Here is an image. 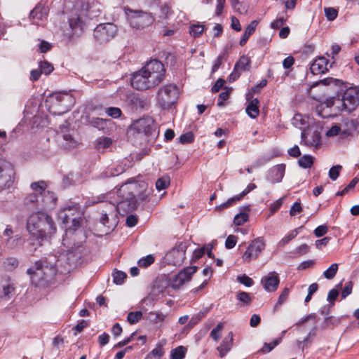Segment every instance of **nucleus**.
<instances>
[{
  "instance_id": "51",
  "label": "nucleus",
  "mask_w": 359,
  "mask_h": 359,
  "mask_svg": "<svg viewBox=\"0 0 359 359\" xmlns=\"http://www.w3.org/2000/svg\"><path fill=\"white\" fill-rule=\"evenodd\" d=\"M180 142L182 144H189L194 141V135L192 132H188L182 134L180 137Z\"/></svg>"
},
{
  "instance_id": "60",
  "label": "nucleus",
  "mask_w": 359,
  "mask_h": 359,
  "mask_svg": "<svg viewBox=\"0 0 359 359\" xmlns=\"http://www.w3.org/2000/svg\"><path fill=\"white\" fill-rule=\"evenodd\" d=\"M100 222L104 226H107L109 229L113 227V224H109L108 214L106 211L102 212V216L100 217Z\"/></svg>"
},
{
  "instance_id": "64",
  "label": "nucleus",
  "mask_w": 359,
  "mask_h": 359,
  "mask_svg": "<svg viewBox=\"0 0 359 359\" xmlns=\"http://www.w3.org/2000/svg\"><path fill=\"white\" fill-rule=\"evenodd\" d=\"M258 23L259 22L257 20H252L245 28V32L249 34L250 36L252 35L256 30Z\"/></svg>"
},
{
  "instance_id": "42",
  "label": "nucleus",
  "mask_w": 359,
  "mask_h": 359,
  "mask_svg": "<svg viewBox=\"0 0 359 359\" xmlns=\"http://www.w3.org/2000/svg\"><path fill=\"white\" fill-rule=\"evenodd\" d=\"M248 214L247 212H242L237 214L233 219V223L236 226L243 225L248 219Z\"/></svg>"
},
{
  "instance_id": "62",
  "label": "nucleus",
  "mask_w": 359,
  "mask_h": 359,
  "mask_svg": "<svg viewBox=\"0 0 359 359\" xmlns=\"http://www.w3.org/2000/svg\"><path fill=\"white\" fill-rule=\"evenodd\" d=\"M327 231H328V229L326 225H320V226H318L314 230V234L316 237H321V236H323L325 234H326Z\"/></svg>"
},
{
  "instance_id": "44",
  "label": "nucleus",
  "mask_w": 359,
  "mask_h": 359,
  "mask_svg": "<svg viewBox=\"0 0 359 359\" xmlns=\"http://www.w3.org/2000/svg\"><path fill=\"white\" fill-rule=\"evenodd\" d=\"M112 142L109 137H102L97 141L96 147L98 150L104 149L111 146Z\"/></svg>"
},
{
  "instance_id": "27",
  "label": "nucleus",
  "mask_w": 359,
  "mask_h": 359,
  "mask_svg": "<svg viewBox=\"0 0 359 359\" xmlns=\"http://www.w3.org/2000/svg\"><path fill=\"white\" fill-rule=\"evenodd\" d=\"M286 331L282 332V335L285 333ZM283 336L279 338L274 339L271 343H264L262 348L259 351L262 353H267L271 352L276 346H278L282 341Z\"/></svg>"
},
{
  "instance_id": "22",
  "label": "nucleus",
  "mask_w": 359,
  "mask_h": 359,
  "mask_svg": "<svg viewBox=\"0 0 359 359\" xmlns=\"http://www.w3.org/2000/svg\"><path fill=\"white\" fill-rule=\"evenodd\" d=\"M233 345V334L229 332L228 334L223 339L222 343L217 347L220 358L224 357L229 351H231Z\"/></svg>"
},
{
  "instance_id": "34",
  "label": "nucleus",
  "mask_w": 359,
  "mask_h": 359,
  "mask_svg": "<svg viewBox=\"0 0 359 359\" xmlns=\"http://www.w3.org/2000/svg\"><path fill=\"white\" fill-rule=\"evenodd\" d=\"M236 299L242 302L244 305H250L252 302L250 294L246 292H238Z\"/></svg>"
},
{
  "instance_id": "18",
  "label": "nucleus",
  "mask_w": 359,
  "mask_h": 359,
  "mask_svg": "<svg viewBox=\"0 0 359 359\" xmlns=\"http://www.w3.org/2000/svg\"><path fill=\"white\" fill-rule=\"evenodd\" d=\"M280 283L278 274L273 271L263 276L261 279V284L265 290L269 292H275Z\"/></svg>"
},
{
  "instance_id": "9",
  "label": "nucleus",
  "mask_w": 359,
  "mask_h": 359,
  "mask_svg": "<svg viewBox=\"0 0 359 359\" xmlns=\"http://www.w3.org/2000/svg\"><path fill=\"white\" fill-rule=\"evenodd\" d=\"M178 89L176 86L167 84L162 86L157 93V101L163 109H170L177 100Z\"/></svg>"
},
{
  "instance_id": "20",
  "label": "nucleus",
  "mask_w": 359,
  "mask_h": 359,
  "mask_svg": "<svg viewBox=\"0 0 359 359\" xmlns=\"http://www.w3.org/2000/svg\"><path fill=\"white\" fill-rule=\"evenodd\" d=\"M333 62L332 64L329 63V61L327 58L323 56L318 57L311 65L310 69L313 74H320L325 73L330 68L332 67Z\"/></svg>"
},
{
  "instance_id": "8",
  "label": "nucleus",
  "mask_w": 359,
  "mask_h": 359,
  "mask_svg": "<svg viewBox=\"0 0 359 359\" xmlns=\"http://www.w3.org/2000/svg\"><path fill=\"white\" fill-rule=\"evenodd\" d=\"M83 212L78 204H73L65 207L60 212V217L62 219L64 224L72 223L69 231H76L79 228L83 222Z\"/></svg>"
},
{
  "instance_id": "37",
  "label": "nucleus",
  "mask_w": 359,
  "mask_h": 359,
  "mask_svg": "<svg viewBox=\"0 0 359 359\" xmlns=\"http://www.w3.org/2000/svg\"><path fill=\"white\" fill-rule=\"evenodd\" d=\"M109 120L103 119L101 118H93L91 121V124L100 130H104V127L109 123Z\"/></svg>"
},
{
  "instance_id": "50",
  "label": "nucleus",
  "mask_w": 359,
  "mask_h": 359,
  "mask_svg": "<svg viewBox=\"0 0 359 359\" xmlns=\"http://www.w3.org/2000/svg\"><path fill=\"white\" fill-rule=\"evenodd\" d=\"M20 241H21V237L18 235H16V236H12V237H9L6 242V245L7 248L12 249V248H15L18 245V243Z\"/></svg>"
},
{
  "instance_id": "23",
  "label": "nucleus",
  "mask_w": 359,
  "mask_h": 359,
  "mask_svg": "<svg viewBox=\"0 0 359 359\" xmlns=\"http://www.w3.org/2000/svg\"><path fill=\"white\" fill-rule=\"evenodd\" d=\"M166 342L165 339L159 341L156 347L146 355L144 359H161L165 353L163 346L166 344Z\"/></svg>"
},
{
  "instance_id": "32",
  "label": "nucleus",
  "mask_w": 359,
  "mask_h": 359,
  "mask_svg": "<svg viewBox=\"0 0 359 359\" xmlns=\"http://www.w3.org/2000/svg\"><path fill=\"white\" fill-rule=\"evenodd\" d=\"M338 264H332L327 270L323 272V276L328 280L333 279L338 271Z\"/></svg>"
},
{
  "instance_id": "41",
  "label": "nucleus",
  "mask_w": 359,
  "mask_h": 359,
  "mask_svg": "<svg viewBox=\"0 0 359 359\" xmlns=\"http://www.w3.org/2000/svg\"><path fill=\"white\" fill-rule=\"evenodd\" d=\"M105 112L109 116H110L113 118H118L121 117V116L122 115V111H121V109L118 107H107L105 109Z\"/></svg>"
},
{
  "instance_id": "6",
  "label": "nucleus",
  "mask_w": 359,
  "mask_h": 359,
  "mask_svg": "<svg viewBox=\"0 0 359 359\" xmlns=\"http://www.w3.org/2000/svg\"><path fill=\"white\" fill-rule=\"evenodd\" d=\"M124 11L130 25L137 29H142L152 25L155 20L151 13L130 8H125Z\"/></svg>"
},
{
  "instance_id": "30",
  "label": "nucleus",
  "mask_w": 359,
  "mask_h": 359,
  "mask_svg": "<svg viewBox=\"0 0 359 359\" xmlns=\"http://www.w3.org/2000/svg\"><path fill=\"white\" fill-rule=\"evenodd\" d=\"M187 348L183 346H179L178 347L171 350L170 351V359H183L185 358Z\"/></svg>"
},
{
  "instance_id": "40",
  "label": "nucleus",
  "mask_w": 359,
  "mask_h": 359,
  "mask_svg": "<svg viewBox=\"0 0 359 359\" xmlns=\"http://www.w3.org/2000/svg\"><path fill=\"white\" fill-rule=\"evenodd\" d=\"M204 31V26L202 25H192L189 27V33L194 37H198Z\"/></svg>"
},
{
  "instance_id": "31",
  "label": "nucleus",
  "mask_w": 359,
  "mask_h": 359,
  "mask_svg": "<svg viewBox=\"0 0 359 359\" xmlns=\"http://www.w3.org/2000/svg\"><path fill=\"white\" fill-rule=\"evenodd\" d=\"M313 162L314 158L311 155H304L298 160L299 165L304 169L311 168Z\"/></svg>"
},
{
  "instance_id": "17",
  "label": "nucleus",
  "mask_w": 359,
  "mask_h": 359,
  "mask_svg": "<svg viewBox=\"0 0 359 359\" xmlns=\"http://www.w3.org/2000/svg\"><path fill=\"white\" fill-rule=\"evenodd\" d=\"M131 86L133 88L138 90H145L152 88L143 67L132 75Z\"/></svg>"
},
{
  "instance_id": "47",
  "label": "nucleus",
  "mask_w": 359,
  "mask_h": 359,
  "mask_svg": "<svg viewBox=\"0 0 359 359\" xmlns=\"http://www.w3.org/2000/svg\"><path fill=\"white\" fill-rule=\"evenodd\" d=\"M114 282L116 285H121L123 283L124 279L126 278V273L121 271H116L112 273Z\"/></svg>"
},
{
  "instance_id": "43",
  "label": "nucleus",
  "mask_w": 359,
  "mask_h": 359,
  "mask_svg": "<svg viewBox=\"0 0 359 359\" xmlns=\"http://www.w3.org/2000/svg\"><path fill=\"white\" fill-rule=\"evenodd\" d=\"M154 257L152 255H149L139 259L137 263L139 266L147 268L152 264L154 262Z\"/></svg>"
},
{
  "instance_id": "3",
  "label": "nucleus",
  "mask_w": 359,
  "mask_h": 359,
  "mask_svg": "<svg viewBox=\"0 0 359 359\" xmlns=\"http://www.w3.org/2000/svg\"><path fill=\"white\" fill-rule=\"evenodd\" d=\"M325 104L327 107L334 108V114L341 111L351 113L359 106V87L351 86L344 92L341 98L332 97Z\"/></svg>"
},
{
  "instance_id": "36",
  "label": "nucleus",
  "mask_w": 359,
  "mask_h": 359,
  "mask_svg": "<svg viewBox=\"0 0 359 359\" xmlns=\"http://www.w3.org/2000/svg\"><path fill=\"white\" fill-rule=\"evenodd\" d=\"M69 23L72 31L76 32L78 29H81L83 28V21L78 16L69 18Z\"/></svg>"
},
{
  "instance_id": "19",
  "label": "nucleus",
  "mask_w": 359,
  "mask_h": 359,
  "mask_svg": "<svg viewBox=\"0 0 359 359\" xmlns=\"http://www.w3.org/2000/svg\"><path fill=\"white\" fill-rule=\"evenodd\" d=\"M49 8L42 4H38L30 12L29 16L33 23L39 25L44 22L48 18Z\"/></svg>"
},
{
  "instance_id": "4",
  "label": "nucleus",
  "mask_w": 359,
  "mask_h": 359,
  "mask_svg": "<svg viewBox=\"0 0 359 359\" xmlns=\"http://www.w3.org/2000/svg\"><path fill=\"white\" fill-rule=\"evenodd\" d=\"M30 276L33 285L39 287H47L56 274V269L53 265H48L46 260L36 262L34 266L27 271Z\"/></svg>"
},
{
  "instance_id": "39",
  "label": "nucleus",
  "mask_w": 359,
  "mask_h": 359,
  "mask_svg": "<svg viewBox=\"0 0 359 359\" xmlns=\"http://www.w3.org/2000/svg\"><path fill=\"white\" fill-rule=\"evenodd\" d=\"M4 265L8 271H12L18 266V260L15 257H8L4 262Z\"/></svg>"
},
{
  "instance_id": "48",
  "label": "nucleus",
  "mask_w": 359,
  "mask_h": 359,
  "mask_svg": "<svg viewBox=\"0 0 359 359\" xmlns=\"http://www.w3.org/2000/svg\"><path fill=\"white\" fill-rule=\"evenodd\" d=\"M287 15H285V16L283 15V16L278 17L276 20L273 21L271 23V27L274 29H278L280 28V27H282L283 25L285 24V22L287 21Z\"/></svg>"
},
{
  "instance_id": "26",
  "label": "nucleus",
  "mask_w": 359,
  "mask_h": 359,
  "mask_svg": "<svg viewBox=\"0 0 359 359\" xmlns=\"http://www.w3.org/2000/svg\"><path fill=\"white\" fill-rule=\"evenodd\" d=\"M250 58L246 55H243L235 64V69L239 71H248L250 67Z\"/></svg>"
},
{
  "instance_id": "61",
  "label": "nucleus",
  "mask_w": 359,
  "mask_h": 359,
  "mask_svg": "<svg viewBox=\"0 0 359 359\" xmlns=\"http://www.w3.org/2000/svg\"><path fill=\"white\" fill-rule=\"evenodd\" d=\"M302 211V208L299 202H295L290 210V215L291 216H295L297 214L300 213Z\"/></svg>"
},
{
  "instance_id": "1",
  "label": "nucleus",
  "mask_w": 359,
  "mask_h": 359,
  "mask_svg": "<svg viewBox=\"0 0 359 359\" xmlns=\"http://www.w3.org/2000/svg\"><path fill=\"white\" fill-rule=\"evenodd\" d=\"M27 229L34 237L43 241L56 232L52 217L46 212L38 211L31 214L27 220Z\"/></svg>"
},
{
  "instance_id": "57",
  "label": "nucleus",
  "mask_w": 359,
  "mask_h": 359,
  "mask_svg": "<svg viewBox=\"0 0 359 359\" xmlns=\"http://www.w3.org/2000/svg\"><path fill=\"white\" fill-rule=\"evenodd\" d=\"M353 283L352 281L346 283L345 286L341 292V298L345 299L347 296L351 294Z\"/></svg>"
},
{
  "instance_id": "15",
  "label": "nucleus",
  "mask_w": 359,
  "mask_h": 359,
  "mask_svg": "<svg viewBox=\"0 0 359 359\" xmlns=\"http://www.w3.org/2000/svg\"><path fill=\"white\" fill-rule=\"evenodd\" d=\"M187 249L186 243L181 242L175 248L170 250L165 256V262L169 265L180 266L185 259V252Z\"/></svg>"
},
{
  "instance_id": "59",
  "label": "nucleus",
  "mask_w": 359,
  "mask_h": 359,
  "mask_svg": "<svg viewBox=\"0 0 359 359\" xmlns=\"http://www.w3.org/2000/svg\"><path fill=\"white\" fill-rule=\"evenodd\" d=\"M283 198H280L271 204L269 210L271 215H273L280 208L283 204Z\"/></svg>"
},
{
  "instance_id": "25",
  "label": "nucleus",
  "mask_w": 359,
  "mask_h": 359,
  "mask_svg": "<svg viewBox=\"0 0 359 359\" xmlns=\"http://www.w3.org/2000/svg\"><path fill=\"white\" fill-rule=\"evenodd\" d=\"M285 172V165L283 164L278 165L273 168L271 170V173L273 175V178L270 180L272 183H277L282 180Z\"/></svg>"
},
{
  "instance_id": "52",
  "label": "nucleus",
  "mask_w": 359,
  "mask_h": 359,
  "mask_svg": "<svg viewBox=\"0 0 359 359\" xmlns=\"http://www.w3.org/2000/svg\"><path fill=\"white\" fill-rule=\"evenodd\" d=\"M324 11L326 18L329 20H334L337 17L338 12L334 8H325Z\"/></svg>"
},
{
  "instance_id": "5",
  "label": "nucleus",
  "mask_w": 359,
  "mask_h": 359,
  "mask_svg": "<svg viewBox=\"0 0 359 359\" xmlns=\"http://www.w3.org/2000/svg\"><path fill=\"white\" fill-rule=\"evenodd\" d=\"M74 102L72 95L62 92L52 94L46 101L48 111L53 115H62L67 112Z\"/></svg>"
},
{
  "instance_id": "54",
  "label": "nucleus",
  "mask_w": 359,
  "mask_h": 359,
  "mask_svg": "<svg viewBox=\"0 0 359 359\" xmlns=\"http://www.w3.org/2000/svg\"><path fill=\"white\" fill-rule=\"evenodd\" d=\"M124 172V168L119 165L116 168H112L106 172L107 177H114L117 176Z\"/></svg>"
},
{
  "instance_id": "7",
  "label": "nucleus",
  "mask_w": 359,
  "mask_h": 359,
  "mask_svg": "<svg viewBox=\"0 0 359 359\" xmlns=\"http://www.w3.org/2000/svg\"><path fill=\"white\" fill-rule=\"evenodd\" d=\"M152 88L159 85L165 77L164 65L158 60H151L143 67Z\"/></svg>"
},
{
  "instance_id": "24",
  "label": "nucleus",
  "mask_w": 359,
  "mask_h": 359,
  "mask_svg": "<svg viewBox=\"0 0 359 359\" xmlns=\"http://www.w3.org/2000/svg\"><path fill=\"white\" fill-rule=\"evenodd\" d=\"M259 101L257 98L252 99L249 102L246 107L247 114L252 118H255L259 114Z\"/></svg>"
},
{
  "instance_id": "45",
  "label": "nucleus",
  "mask_w": 359,
  "mask_h": 359,
  "mask_svg": "<svg viewBox=\"0 0 359 359\" xmlns=\"http://www.w3.org/2000/svg\"><path fill=\"white\" fill-rule=\"evenodd\" d=\"M142 317L141 311H132L128 314L127 320L130 324L137 323Z\"/></svg>"
},
{
  "instance_id": "53",
  "label": "nucleus",
  "mask_w": 359,
  "mask_h": 359,
  "mask_svg": "<svg viewBox=\"0 0 359 359\" xmlns=\"http://www.w3.org/2000/svg\"><path fill=\"white\" fill-rule=\"evenodd\" d=\"M289 294H290V290L287 287H285L283 290V291L281 292V293L278 297V302L275 306L277 307L278 306L283 304L287 300V299L289 296Z\"/></svg>"
},
{
  "instance_id": "12",
  "label": "nucleus",
  "mask_w": 359,
  "mask_h": 359,
  "mask_svg": "<svg viewBox=\"0 0 359 359\" xmlns=\"http://www.w3.org/2000/svg\"><path fill=\"white\" fill-rule=\"evenodd\" d=\"M14 175L13 165L8 161L0 159V191L9 188L12 185Z\"/></svg>"
},
{
  "instance_id": "21",
  "label": "nucleus",
  "mask_w": 359,
  "mask_h": 359,
  "mask_svg": "<svg viewBox=\"0 0 359 359\" xmlns=\"http://www.w3.org/2000/svg\"><path fill=\"white\" fill-rule=\"evenodd\" d=\"M302 141L310 147H318L320 144L321 136L320 133L317 130H308L302 133Z\"/></svg>"
},
{
  "instance_id": "2",
  "label": "nucleus",
  "mask_w": 359,
  "mask_h": 359,
  "mask_svg": "<svg viewBox=\"0 0 359 359\" xmlns=\"http://www.w3.org/2000/svg\"><path fill=\"white\" fill-rule=\"evenodd\" d=\"M139 187L137 182H132L130 180L121 185L117 191L120 199L116 205H111V207L123 215L136 209L138 205L137 198L140 193Z\"/></svg>"
},
{
  "instance_id": "13",
  "label": "nucleus",
  "mask_w": 359,
  "mask_h": 359,
  "mask_svg": "<svg viewBox=\"0 0 359 359\" xmlns=\"http://www.w3.org/2000/svg\"><path fill=\"white\" fill-rule=\"evenodd\" d=\"M116 26L113 23L100 24L94 29V37L100 43H107L116 35Z\"/></svg>"
},
{
  "instance_id": "35",
  "label": "nucleus",
  "mask_w": 359,
  "mask_h": 359,
  "mask_svg": "<svg viewBox=\"0 0 359 359\" xmlns=\"http://www.w3.org/2000/svg\"><path fill=\"white\" fill-rule=\"evenodd\" d=\"M224 323H219L217 325L211 330L210 337L215 341H218L221 337V332L224 328Z\"/></svg>"
},
{
  "instance_id": "58",
  "label": "nucleus",
  "mask_w": 359,
  "mask_h": 359,
  "mask_svg": "<svg viewBox=\"0 0 359 359\" xmlns=\"http://www.w3.org/2000/svg\"><path fill=\"white\" fill-rule=\"evenodd\" d=\"M14 287L11 285L3 287V297L6 299H10L14 293Z\"/></svg>"
},
{
  "instance_id": "14",
  "label": "nucleus",
  "mask_w": 359,
  "mask_h": 359,
  "mask_svg": "<svg viewBox=\"0 0 359 359\" xmlns=\"http://www.w3.org/2000/svg\"><path fill=\"white\" fill-rule=\"evenodd\" d=\"M197 269V266L184 268L177 274H175L170 278V286L173 289L180 288L185 283L191 280L192 275L196 272Z\"/></svg>"
},
{
  "instance_id": "29",
  "label": "nucleus",
  "mask_w": 359,
  "mask_h": 359,
  "mask_svg": "<svg viewBox=\"0 0 359 359\" xmlns=\"http://www.w3.org/2000/svg\"><path fill=\"white\" fill-rule=\"evenodd\" d=\"M241 201V197H238V195L231 197L229 198L226 202L220 204L219 205H217L215 207V210L218 212L223 211L225 209H227L235 204H236L237 202Z\"/></svg>"
},
{
  "instance_id": "33",
  "label": "nucleus",
  "mask_w": 359,
  "mask_h": 359,
  "mask_svg": "<svg viewBox=\"0 0 359 359\" xmlns=\"http://www.w3.org/2000/svg\"><path fill=\"white\" fill-rule=\"evenodd\" d=\"M39 68L46 75L50 74L54 69L53 65L46 60L39 62Z\"/></svg>"
},
{
  "instance_id": "28",
  "label": "nucleus",
  "mask_w": 359,
  "mask_h": 359,
  "mask_svg": "<svg viewBox=\"0 0 359 359\" xmlns=\"http://www.w3.org/2000/svg\"><path fill=\"white\" fill-rule=\"evenodd\" d=\"M33 193L29 194L25 198V203L27 205L33 204L36 208L40 209L39 205H40V201L41 198H39L40 192L37 191L36 190H33Z\"/></svg>"
},
{
  "instance_id": "56",
  "label": "nucleus",
  "mask_w": 359,
  "mask_h": 359,
  "mask_svg": "<svg viewBox=\"0 0 359 359\" xmlns=\"http://www.w3.org/2000/svg\"><path fill=\"white\" fill-rule=\"evenodd\" d=\"M237 243V237L234 235H229L225 241V247L227 249L233 248Z\"/></svg>"
},
{
  "instance_id": "49",
  "label": "nucleus",
  "mask_w": 359,
  "mask_h": 359,
  "mask_svg": "<svg viewBox=\"0 0 359 359\" xmlns=\"http://www.w3.org/2000/svg\"><path fill=\"white\" fill-rule=\"evenodd\" d=\"M170 184V180L168 177L159 178L156 182V187L158 191L166 189Z\"/></svg>"
},
{
  "instance_id": "11",
  "label": "nucleus",
  "mask_w": 359,
  "mask_h": 359,
  "mask_svg": "<svg viewBox=\"0 0 359 359\" xmlns=\"http://www.w3.org/2000/svg\"><path fill=\"white\" fill-rule=\"evenodd\" d=\"M265 247L266 243L263 237H258L252 240L242 255L243 261L250 263L251 261L257 259Z\"/></svg>"
},
{
  "instance_id": "63",
  "label": "nucleus",
  "mask_w": 359,
  "mask_h": 359,
  "mask_svg": "<svg viewBox=\"0 0 359 359\" xmlns=\"http://www.w3.org/2000/svg\"><path fill=\"white\" fill-rule=\"evenodd\" d=\"M230 93L229 90H226L219 94L217 105L219 107H222L224 105V102L229 99Z\"/></svg>"
},
{
  "instance_id": "38",
  "label": "nucleus",
  "mask_w": 359,
  "mask_h": 359,
  "mask_svg": "<svg viewBox=\"0 0 359 359\" xmlns=\"http://www.w3.org/2000/svg\"><path fill=\"white\" fill-rule=\"evenodd\" d=\"M298 234L297 229H294L285 235L278 243L279 246H284Z\"/></svg>"
},
{
  "instance_id": "10",
  "label": "nucleus",
  "mask_w": 359,
  "mask_h": 359,
  "mask_svg": "<svg viewBox=\"0 0 359 359\" xmlns=\"http://www.w3.org/2000/svg\"><path fill=\"white\" fill-rule=\"evenodd\" d=\"M46 184L43 181L33 182L31 184V188L32 190H36L37 191L40 192V209H44L54 205L57 200L55 194L52 191L46 190Z\"/></svg>"
},
{
  "instance_id": "16",
  "label": "nucleus",
  "mask_w": 359,
  "mask_h": 359,
  "mask_svg": "<svg viewBox=\"0 0 359 359\" xmlns=\"http://www.w3.org/2000/svg\"><path fill=\"white\" fill-rule=\"evenodd\" d=\"M131 128L137 133H143L146 136L154 135L156 131L154 121L151 117H144L135 121Z\"/></svg>"
},
{
  "instance_id": "46",
  "label": "nucleus",
  "mask_w": 359,
  "mask_h": 359,
  "mask_svg": "<svg viewBox=\"0 0 359 359\" xmlns=\"http://www.w3.org/2000/svg\"><path fill=\"white\" fill-rule=\"evenodd\" d=\"M341 169L342 166L340 165L332 166L329 170V177L333 181L336 180L339 177Z\"/></svg>"
},
{
  "instance_id": "55",
  "label": "nucleus",
  "mask_w": 359,
  "mask_h": 359,
  "mask_svg": "<svg viewBox=\"0 0 359 359\" xmlns=\"http://www.w3.org/2000/svg\"><path fill=\"white\" fill-rule=\"evenodd\" d=\"M237 280L240 283L247 287H250L254 283L253 280L245 274L238 276Z\"/></svg>"
}]
</instances>
